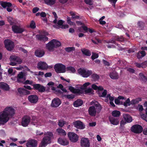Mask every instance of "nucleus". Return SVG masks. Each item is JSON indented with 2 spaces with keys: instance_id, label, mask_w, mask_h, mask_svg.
<instances>
[{
  "instance_id": "obj_6",
  "label": "nucleus",
  "mask_w": 147,
  "mask_h": 147,
  "mask_svg": "<svg viewBox=\"0 0 147 147\" xmlns=\"http://www.w3.org/2000/svg\"><path fill=\"white\" fill-rule=\"evenodd\" d=\"M5 47L6 49L9 51L12 50L14 46L13 42L9 40H6L4 41Z\"/></svg>"
},
{
  "instance_id": "obj_23",
  "label": "nucleus",
  "mask_w": 147,
  "mask_h": 147,
  "mask_svg": "<svg viewBox=\"0 0 147 147\" xmlns=\"http://www.w3.org/2000/svg\"><path fill=\"white\" fill-rule=\"evenodd\" d=\"M58 142L59 144L63 146L67 145L69 144L68 140L65 138H59L58 140Z\"/></svg>"
},
{
  "instance_id": "obj_64",
  "label": "nucleus",
  "mask_w": 147,
  "mask_h": 147,
  "mask_svg": "<svg viewBox=\"0 0 147 147\" xmlns=\"http://www.w3.org/2000/svg\"><path fill=\"white\" fill-rule=\"evenodd\" d=\"M142 118L144 120L147 122V116L146 115L143 114L141 115Z\"/></svg>"
},
{
  "instance_id": "obj_51",
  "label": "nucleus",
  "mask_w": 147,
  "mask_h": 147,
  "mask_svg": "<svg viewBox=\"0 0 147 147\" xmlns=\"http://www.w3.org/2000/svg\"><path fill=\"white\" fill-rule=\"evenodd\" d=\"M127 122L123 120H122L120 122V128H121L123 127L125 125V124Z\"/></svg>"
},
{
  "instance_id": "obj_25",
  "label": "nucleus",
  "mask_w": 147,
  "mask_h": 147,
  "mask_svg": "<svg viewBox=\"0 0 147 147\" xmlns=\"http://www.w3.org/2000/svg\"><path fill=\"white\" fill-rule=\"evenodd\" d=\"M0 88L6 91H8L9 89V86L3 82H0Z\"/></svg>"
},
{
  "instance_id": "obj_1",
  "label": "nucleus",
  "mask_w": 147,
  "mask_h": 147,
  "mask_svg": "<svg viewBox=\"0 0 147 147\" xmlns=\"http://www.w3.org/2000/svg\"><path fill=\"white\" fill-rule=\"evenodd\" d=\"M15 114L14 109L11 107L5 108L2 113L0 115V122L4 123L9 120L8 116L12 117Z\"/></svg>"
},
{
  "instance_id": "obj_52",
  "label": "nucleus",
  "mask_w": 147,
  "mask_h": 147,
  "mask_svg": "<svg viewBox=\"0 0 147 147\" xmlns=\"http://www.w3.org/2000/svg\"><path fill=\"white\" fill-rule=\"evenodd\" d=\"M36 119V117H33L32 119H31V121L30 122L31 124L35 125V123L37 122L36 121H35Z\"/></svg>"
},
{
  "instance_id": "obj_15",
  "label": "nucleus",
  "mask_w": 147,
  "mask_h": 147,
  "mask_svg": "<svg viewBox=\"0 0 147 147\" xmlns=\"http://www.w3.org/2000/svg\"><path fill=\"white\" fill-rule=\"evenodd\" d=\"M74 127L80 129H83L85 128V126L83 123L80 121H76L73 123Z\"/></svg>"
},
{
  "instance_id": "obj_34",
  "label": "nucleus",
  "mask_w": 147,
  "mask_h": 147,
  "mask_svg": "<svg viewBox=\"0 0 147 147\" xmlns=\"http://www.w3.org/2000/svg\"><path fill=\"white\" fill-rule=\"evenodd\" d=\"M52 41L54 43L55 48H57L61 46V43L58 40L55 39H53L52 40Z\"/></svg>"
},
{
  "instance_id": "obj_17",
  "label": "nucleus",
  "mask_w": 147,
  "mask_h": 147,
  "mask_svg": "<svg viewBox=\"0 0 147 147\" xmlns=\"http://www.w3.org/2000/svg\"><path fill=\"white\" fill-rule=\"evenodd\" d=\"M38 97L36 95H31L29 96L28 97V100L31 103H36L38 100Z\"/></svg>"
},
{
  "instance_id": "obj_4",
  "label": "nucleus",
  "mask_w": 147,
  "mask_h": 147,
  "mask_svg": "<svg viewBox=\"0 0 147 147\" xmlns=\"http://www.w3.org/2000/svg\"><path fill=\"white\" fill-rule=\"evenodd\" d=\"M54 69L57 73H64L66 71L65 66L61 63L55 64L54 66Z\"/></svg>"
},
{
  "instance_id": "obj_38",
  "label": "nucleus",
  "mask_w": 147,
  "mask_h": 147,
  "mask_svg": "<svg viewBox=\"0 0 147 147\" xmlns=\"http://www.w3.org/2000/svg\"><path fill=\"white\" fill-rule=\"evenodd\" d=\"M98 94L99 97H105L107 94V90H104L102 93H100V92H98Z\"/></svg>"
},
{
  "instance_id": "obj_36",
  "label": "nucleus",
  "mask_w": 147,
  "mask_h": 147,
  "mask_svg": "<svg viewBox=\"0 0 147 147\" xmlns=\"http://www.w3.org/2000/svg\"><path fill=\"white\" fill-rule=\"evenodd\" d=\"M141 98H136L135 99H133L131 101V104L132 105L138 104L139 102L141 101Z\"/></svg>"
},
{
  "instance_id": "obj_30",
  "label": "nucleus",
  "mask_w": 147,
  "mask_h": 147,
  "mask_svg": "<svg viewBox=\"0 0 147 147\" xmlns=\"http://www.w3.org/2000/svg\"><path fill=\"white\" fill-rule=\"evenodd\" d=\"M94 106L95 107L96 112L98 113L100 112L102 109V107L100 104L98 103V102L96 103H95L94 104Z\"/></svg>"
},
{
  "instance_id": "obj_10",
  "label": "nucleus",
  "mask_w": 147,
  "mask_h": 147,
  "mask_svg": "<svg viewBox=\"0 0 147 147\" xmlns=\"http://www.w3.org/2000/svg\"><path fill=\"white\" fill-rule=\"evenodd\" d=\"M37 68L38 70H44L48 68V66L46 62L41 61L38 63Z\"/></svg>"
},
{
  "instance_id": "obj_57",
  "label": "nucleus",
  "mask_w": 147,
  "mask_h": 147,
  "mask_svg": "<svg viewBox=\"0 0 147 147\" xmlns=\"http://www.w3.org/2000/svg\"><path fill=\"white\" fill-rule=\"evenodd\" d=\"M102 62L103 63L105 66H107L108 67L110 65V63L105 60L103 59Z\"/></svg>"
},
{
  "instance_id": "obj_59",
  "label": "nucleus",
  "mask_w": 147,
  "mask_h": 147,
  "mask_svg": "<svg viewBox=\"0 0 147 147\" xmlns=\"http://www.w3.org/2000/svg\"><path fill=\"white\" fill-rule=\"evenodd\" d=\"M66 97L68 99H72L74 98L75 96L73 94H68L66 95Z\"/></svg>"
},
{
  "instance_id": "obj_55",
  "label": "nucleus",
  "mask_w": 147,
  "mask_h": 147,
  "mask_svg": "<svg viewBox=\"0 0 147 147\" xmlns=\"http://www.w3.org/2000/svg\"><path fill=\"white\" fill-rule=\"evenodd\" d=\"M117 0H108V1L112 4L113 6L115 7V3Z\"/></svg>"
},
{
  "instance_id": "obj_41",
  "label": "nucleus",
  "mask_w": 147,
  "mask_h": 147,
  "mask_svg": "<svg viewBox=\"0 0 147 147\" xmlns=\"http://www.w3.org/2000/svg\"><path fill=\"white\" fill-rule=\"evenodd\" d=\"M22 83L26 85V84H29L30 85H33V82L32 81H30L28 80H27L25 81H23V82H22Z\"/></svg>"
},
{
  "instance_id": "obj_60",
  "label": "nucleus",
  "mask_w": 147,
  "mask_h": 147,
  "mask_svg": "<svg viewBox=\"0 0 147 147\" xmlns=\"http://www.w3.org/2000/svg\"><path fill=\"white\" fill-rule=\"evenodd\" d=\"M90 84V83L88 82L85 83L83 85V89H86V88Z\"/></svg>"
},
{
  "instance_id": "obj_42",
  "label": "nucleus",
  "mask_w": 147,
  "mask_h": 147,
  "mask_svg": "<svg viewBox=\"0 0 147 147\" xmlns=\"http://www.w3.org/2000/svg\"><path fill=\"white\" fill-rule=\"evenodd\" d=\"M81 28H82L84 31H85V32H87L88 31V28L86 26H85L84 25H83L80 28L78 29V30L79 32H82L81 30Z\"/></svg>"
},
{
  "instance_id": "obj_39",
  "label": "nucleus",
  "mask_w": 147,
  "mask_h": 147,
  "mask_svg": "<svg viewBox=\"0 0 147 147\" xmlns=\"http://www.w3.org/2000/svg\"><path fill=\"white\" fill-rule=\"evenodd\" d=\"M57 131L58 133L61 134L63 136L66 135V134L65 131L61 128L57 129Z\"/></svg>"
},
{
  "instance_id": "obj_33",
  "label": "nucleus",
  "mask_w": 147,
  "mask_h": 147,
  "mask_svg": "<svg viewBox=\"0 0 147 147\" xmlns=\"http://www.w3.org/2000/svg\"><path fill=\"white\" fill-rule=\"evenodd\" d=\"M66 71L68 72L71 73H74L76 71V69L74 67L69 66L66 68Z\"/></svg>"
},
{
  "instance_id": "obj_44",
  "label": "nucleus",
  "mask_w": 147,
  "mask_h": 147,
  "mask_svg": "<svg viewBox=\"0 0 147 147\" xmlns=\"http://www.w3.org/2000/svg\"><path fill=\"white\" fill-rule=\"evenodd\" d=\"M131 104L130 99L129 98H128L125 102H124L123 105L125 107H126L127 106H130Z\"/></svg>"
},
{
  "instance_id": "obj_62",
  "label": "nucleus",
  "mask_w": 147,
  "mask_h": 147,
  "mask_svg": "<svg viewBox=\"0 0 147 147\" xmlns=\"http://www.w3.org/2000/svg\"><path fill=\"white\" fill-rule=\"evenodd\" d=\"M69 27V26L68 25L66 24H63L61 27H60V28H61L62 29H66L68 28Z\"/></svg>"
},
{
  "instance_id": "obj_3",
  "label": "nucleus",
  "mask_w": 147,
  "mask_h": 147,
  "mask_svg": "<svg viewBox=\"0 0 147 147\" xmlns=\"http://www.w3.org/2000/svg\"><path fill=\"white\" fill-rule=\"evenodd\" d=\"M44 134L47 136H45L43 138L40 143V147H45L47 144L50 143L51 142V138L53 136L52 133L50 131L45 132Z\"/></svg>"
},
{
  "instance_id": "obj_22",
  "label": "nucleus",
  "mask_w": 147,
  "mask_h": 147,
  "mask_svg": "<svg viewBox=\"0 0 147 147\" xmlns=\"http://www.w3.org/2000/svg\"><path fill=\"white\" fill-rule=\"evenodd\" d=\"M89 114L92 116H95L96 115V112L95 108L94 106L90 107L88 110Z\"/></svg>"
},
{
  "instance_id": "obj_5",
  "label": "nucleus",
  "mask_w": 147,
  "mask_h": 147,
  "mask_svg": "<svg viewBox=\"0 0 147 147\" xmlns=\"http://www.w3.org/2000/svg\"><path fill=\"white\" fill-rule=\"evenodd\" d=\"M131 131L136 134L141 133L143 130L142 127L139 125H133L131 128Z\"/></svg>"
},
{
  "instance_id": "obj_9",
  "label": "nucleus",
  "mask_w": 147,
  "mask_h": 147,
  "mask_svg": "<svg viewBox=\"0 0 147 147\" xmlns=\"http://www.w3.org/2000/svg\"><path fill=\"white\" fill-rule=\"evenodd\" d=\"M68 136L70 141L73 142H76L78 140L79 137L76 134L69 132L67 134Z\"/></svg>"
},
{
  "instance_id": "obj_12",
  "label": "nucleus",
  "mask_w": 147,
  "mask_h": 147,
  "mask_svg": "<svg viewBox=\"0 0 147 147\" xmlns=\"http://www.w3.org/2000/svg\"><path fill=\"white\" fill-rule=\"evenodd\" d=\"M0 5L3 8H7V10L8 12H10L12 11V9L9 8L12 5L11 3L9 2H4L3 1H0Z\"/></svg>"
},
{
  "instance_id": "obj_49",
  "label": "nucleus",
  "mask_w": 147,
  "mask_h": 147,
  "mask_svg": "<svg viewBox=\"0 0 147 147\" xmlns=\"http://www.w3.org/2000/svg\"><path fill=\"white\" fill-rule=\"evenodd\" d=\"M38 90L40 92H43L45 91V88L44 86L41 85V86Z\"/></svg>"
},
{
  "instance_id": "obj_32",
  "label": "nucleus",
  "mask_w": 147,
  "mask_h": 147,
  "mask_svg": "<svg viewBox=\"0 0 147 147\" xmlns=\"http://www.w3.org/2000/svg\"><path fill=\"white\" fill-rule=\"evenodd\" d=\"M56 0H44L45 3L47 5L52 6L54 5L56 2Z\"/></svg>"
},
{
  "instance_id": "obj_53",
  "label": "nucleus",
  "mask_w": 147,
  "mask_h": 147,
  "mask_svg": "<svg viewBox=\"0 0 147 147\" xmlns=\"http://www.w3.org/2000/svg\"><path fill=\"white\" fill-rule=\"evenodd\" d=\"M82 90L78 89L75 88L74 90L73 91V93H74L80 94L82 93Z\"/></svg>"
},
{
  "instance_id": "obj_28",
  "label": "nucleus",
  "mask_w": 147,
  "mask_h": 147,
  "mask_svg": "<svg viewBox=\"0 0 147 147\" xmlns=\"http://www.w3.org/2000/svg\"><path fill=\"white\" fill-rule=\"evenodd\" d=\"M123 116L124 119L127 122L130 123L132 121V118L129 114H124L123 115Z\"/></svg>"
},
{
  "instance_id": "obj_50",
  "label": "nucleus",
  "mask_w": 147,
  "mask_h": 147,
  "mask_svg": "<svg viewBox=\"0 0 147 147\" xmlns=\"http://www.w3.org/2000/svg\"><path fill=\"white\" fill-rule=\"evenodd\" d=\"M33 86L35 90H38L39 88L41 85L39 84H34L32 85Z\"/></svg>"
},
{
  "instance_id": "obj_35",
  "label": "nucleus",
  "mask_w": 147,
  "mask_h": 147,
  "mask_svg": "<svg viewBox=\"0 0 147 147\" xmlns=\"http://www.w3.org/2000/svg\"><path fill=\"white\" fill-rule=\"evenodd\" d=\"M111 114L114 117H118L120 116L121 113L119 111L114 110L112 112Z\"/></svg>"
},
{
  "instance_id": "obj_45",
  "label": "nucleus",
  "mask_w": 147,
  "mask_h": 147,
  "mask_svg": "<svg viewBox=\"0 0 147 147\" xmlns=\"http://www.w3.org/2000/svg\"><path fill=\"white\" fill-rule=\"evenodd\" d=\"M84 92L85 94H87V93H91L92 94H94V92L92 90V89L91 88H88L87 89H86L84 90Z\"/></svg>"
},
{
  "instance_id": "obj_63",
  "label": "nucleus",
  "mask_w": 147,
  "mask_h": 147,
  "mask_svg": "<svg viewBox=\"0 0 147 147\" xmlns=\"http://www.w3.org/2000/svg\"><path fill=\"white\" fill-rule=\"evenodd\" d=\"M39 9L37 7H35L33 8L32 10V12L34 13H36L38 11Z\"/></svg>"
},
{
  "instance_id": "obj_40",
  "label": "nucleus",
  "mask_w": 147,
  "mask_h": 147,
  "mask_svg": "<svg viewBox=\"0 0 147 147\" xmlns=\"http://www.w3.org/2000/svg\"><path fill=\"white\" fill-rule=\"evenodd\" d=\"M115 40L123 42L124 41V38L122 36H117L115 37Z\"/></svg>"
},
{
  "instance_id": "obj_54",
  "label": "nucleus",
  "mask_w": 147,
  "mask_h": 147,
  "mask_svg": "<svg viewBox=\"0 0 147 147\" xmlns=\"http://www.w3.org/2000/svg\"><path fill=\"white\" fill-rule=\"evenodd\" d=\"M98 54L96 53H93L92 55L91 56L92 59L94 60V59L97 58L98 57Z\"/></svg>"
},
{
  "instance_id": "obj_14",
  "label": "nucleus",
  "mask_w": 147,
  "mask_h": 147,
  "mask_svg": "<svg viewBox=\"0 0 147 147\" xmlns=\"http://www.w3.org/2000/svg\"><path fill=\"white\" fill-rule=\"evenodd\" d=\"M61 103V102L59 98H55L52 100L51 106L53 107H57L59 106Z\"/></svg>"
},
{
  "instance_id": "obj_21",
  "label": "nucleus",
  "mask_w": 147,
  "mask_h": 147,
  "mask_svg": "<svg viewBox=\"0 0 147 147\" xmlns=\"http://www.w3.org/2000/svg\"><path fill=\"white\" fill-rule=\"evenodd\" d=\"M45 54V51L43 49H38L35 52V55L38 57H42Z\"/></svg>"
},
{
  "instance_id": "obj_18",
  "label": "nucleus",
  "mask_w": 147,
  "mask_h": 147,
  "mask_svg": "<svg viewBox=\"0 0 147 147\" xmlns=\"http://www.w3.org/2000/svg\"><path fill=\"white\" fill-rule=\"evenodd\" d=\"M10 59L11 61H14L19 64H21L22 62V60L20 57L14 55L10 56Z\"/></svg>"
},
{
  "instance_id": "obj_13",
  "label": "nucleus",
  "mask_w": 147,
  "mask_h": 147,
  "mask_svg": "<svg viewBox=\"0 0 147 147\" xmlns=\"http://www.w3.org/2000/svg\"><path fill=\"white\" fill-rule=\"evenodd\" d=\"M80 145L82 147H90V142L89 140L87 138H82L80 141Z\"/></svg>"
},
{
  "instance_id": "obj_16",
  "label": "nucleus",
  "mask_w": 147,
  "mask_h": 147,
  "mask_svg": "<svg viewBox=\"0 0 147 147\" xmlns=\"http://www.w3.org/2000/svg\"><path fill=\"white\" fill-rule=\"evenodd\" d=\"M24 76V73L22 71L20 72L18 75L17 80L18 82L22 83L23 81L25 80L26 78Z\"/></svg>"
},
{
  "instance_id": "obj_2",
  "label": "nucleus",
  "mask_w": 147,
  "mask_h": 147,
  "mask_svg": "<svg viewBox=\"0 0 147 147\" xmlns=\"http://www.w3.org/2000/svg\"><path fill=\"white\" fill-rule=\"evenodd\" d=\"M78 71L79 74L84 78H87L91 75V78L94 81L98 80L100 78L98 74H93V71L91 70L80 68L78 69Z\"/></svg>"
},
{
  "instance_id": "obj_19",
  "label": "nucleus",
  "mask_w": 147,
  "mask_h": 147,
  "mask_svg": "<svg viewBox=\"0 0 147 147\" xmlns=\"http://www.w3.org/2000/svg\"><path fill=\"white\" fill-rule=\"evenodd\" d=\"M37 40L42 41L45 42L48 40V38L45 36L41 34H37L36 35Z\"/></svg>"
},
{
  "instance_id": "obj_46",
  "label": "nucleus",
  "mask_w": 147,
  "mask_h": 147,
  "mask_svg": "<svg viewBox=\"0 0 147 147\" xmlns=\"http://www.w3.org/2000/svg\"><path fill=\"white\" fill-rule=\"evenodd\" d=\"M65 49L66 52H69L71 51L75 50V48L74 47H68L66 48Z\"/></svg>"
},
{
  "instance_id": "obj_58",
  "label": "nucleus",
  "mask_w": 147,
  "mask_h": 147,
  "mask_svg": "<svg viewBox=\"0 0 147 147\" xmlns=\"http://www.w3.org/2000/svg\"><path fill=\"white\" fill-rule=\"evenodd\" d=\"M107 98H108L110 101H113L114 99V97L111 96L110 94H108L107 95Z\"/></svg>"
},
{
  "instance_id": "obj_61",
  "label": "nucleus",
  "mask_w": 147,
  "mask_h": 147,
  "mask_svg": "<svg viewBox=\"0 0 147 147\" xmlns=\"http://www.w3.org/2000/svg\"><path fill=\"white\" fill-rule=\"evenodd\" d=\"M138 25L139 26L142 27L144 26V23L143 22L141 21H140L138 22Z\"/></svg>"
},
{
  "instance_id": "obj_29",
  "label": "nucleus",
  "mask_w": 147,
  "mask_h": 147,
  "mask_svg": "<svg viewBox=\"0 0 147 147\" xmlns=\"http://www.w3.org/2000/svg\"><path fill=\"white\" fill-rule=\"evenodd\" d=\"M83 102L80 99H78L75 101L73 103V105L75 107H78L81 106L83 104Z\"/></svg>"
},
{
  "instance_id": "obj_11",
  "label": "nucleus",
  "mask_w": 147,
  "mask_h": 147,
  "mask_svg": "<svg viewBox=\"0 0 147 147\" xmlns=\"http://www.w3.org/2000/svg\"><path fill=\"white\" fill-rule=\"evenodd\" d=\"M12 30L14 33H21L24 31V29L22 28L20 26L13 25L12 26Z\"/></svg>"
},
{
  "instance_id": "obj_8",
  "label": "nucleus",
  "mask_w": 147,
  "mask_h": 147,
  "mask_svg": "<svg viewBox=\"0 0 147 147\" xmlns=\"http://www.w3.org/2000/svg\"><path fill=\"white\" fill-rule=\"evenodd\" d=\"M37 140L30 138L27 141L26 145L27 147H37Z\"/></svg>"
},
{
  "instance_id": "obj_20",
  "label": "nucleus",
  "mask_w": 147,
  "mask_h": 147,
  "mask_svg": "<svg viewBox=\"0 0 147 147\" xmlns=\"http://www.w3.org/2000/svg\"><path fill=\"white\" fill-rule=\"evenodd\" d=\"M18 90L21 96L28 95L30 94V91L25 89L23 88H19L18 89Z\"/></svg>"
},
{
  "instance_id": "obj_48",
  "label": "nucleus",
  "mask_w": 147,
  "mask_h": 147,
  "mask_svg": "<svg viewBox=\"0 0 147 147\" xmlns=\"http://www.w3.org/2000/svg\"><path fill=\"white\" fill-rule=\"evenodd\" d=\"M30 27L32 29H34L36 27V24L34 21H32L30 23Z\"/></svg>"
},
{
  "instance_id": "obj_24",
  "label": "nucleus",
  "mask_w": 147,
  "mask_h": 147,
  "mask_svg": "<svg viewBox=\"0 0 147 147\" xmlns=\"http://www.w3.org/2000/svg\"><path fill=\"white\" fill-rule=\"evenodd\" d=\"M109 120L111 123L114 125H117L119 123V121L117 118L113 117H109Z\"/></svg>"
},
{
  "instance_id": "obj_26",
  "label": "nucleus",
  "mask_w": 147,
  "mask_h": 147,
  "mask_svg": "<svg viewBox=\"0 0 147 147\" xmlns=\"http://www.w3.org/2000/svg\"><path fill=\"white\" fill-rule=\"evenodd\" d=\"M109 76L112 79L115 80L119 78V75L115 71H113L110 73Z\"/></svg>"
},
{
  "instance_id": "obj_56",
  "label": "nucleus",
  "mask_w": 147,
  "mask_h": 147,
  "mask_svg": "<svg viewBox=\"0 0 147 147\" xmlns=\"http://www.w3.org/2000/svg\"><path fill=\"white\" fill-rule=\"evenodd\" d=\"M141 64V67L145 68L147 66V61H145Z\"/></svg>"
},
{
  "instance_id": "obj_37",
  "label": "nucleus",
  "mask_w": 147,
  "mask_h": 147,
  "mask_svg": "<svg viewBox=\"0 0 147 147\" xmlns=\"http://www.w3.org/2000/svg\"><path fill=\"white\" fill-rule=\"evenodd\" d=\"M82 53L87 56H90L91 53L90 51L87 49H83L81 50Z\"/></svg>"
},
{
  "instance_id": "obj_27",
  "label": "nucleus",
  "mask_w": 147,
  "mask_h": 147,
  "mask_svg": "<svg viewBox=\"0 0 147 147\" xmlns=\"http://www.w3.org/2000/svg\"><path fill=\"white\" fill-rule=\"evenodd\" d=\"M46 47L47 48L49 51L53 50L55 48L54 43H53L52 40L46 45Z\"/></svg>"
},
{
  "instance_id": "obj_47",
  "label": "nucleus",
  "mask_w": 147,
  "mask_h": 147,
  "mask_svg": "<svg viewBox=\"0 0 147 147\" xmlns=\"http://www.w3.org/2000/svg\"><path fill=\"white\" fill-rule=\"evenodd\" d=\"M7 20L11 25H13L14 22L13 21V18L11 17H8L7 18Z\"/></svg>"
},
{
  "instance_id": "obj_43",
  "label": "nucleus",
  "mask_w": 147,
  "mask_h": 147,
  "mask_svg": "<svg viewBox=\"0 0 147 147\" xmlns=\"http://www.w3.org/2000/svg\"><path fill=\"white\" fill-rule=\"evenodd\" d=\"M65 123L66 122L63 120H59L58 125L59 127H62L65 124Z\"/></svg>"
},
{
  "instance_id": "obj_31",
  "label": "nucleus",
  "mask_w": 147,
  "mask_h": 147,
  "mask_svg": "<svg viewBox=\"0 0 147 147\" xmlns=\"http://www.w3.org/2000/svg\"><path fill=\"white\" fill-rule=\"evenodd\" d=\"M139 78L140 80L144 82H146L147 81V77L145 76L144 74L141 72L139 74Z\"/></svg>"
},
{
  "instance_id": "obj_7",
  "label": "nucleus",
  "mask_w": 147,
  "mask_h": 147,
  "mask_svg": "<svg viewBox=\"0 0 147 147\" xmlns=\"http://www.w3.org/2000/svg\"><path fill=\"white\" fill-rule=\"evenodd\" d=\"M31 121V119L29 116L24 115L22 118L21 125L23 127H26L28 125Z\"/></svg>"
}]
</instances>
